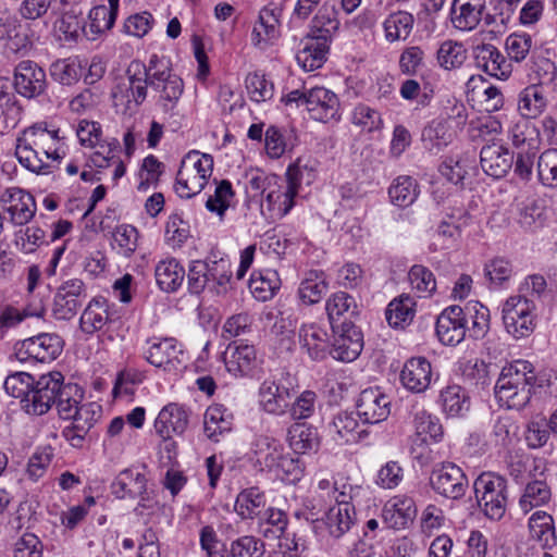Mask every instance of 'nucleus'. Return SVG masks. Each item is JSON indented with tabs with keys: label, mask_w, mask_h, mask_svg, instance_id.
<instances>
[{
	"label": "nucleus",
	"mask_w": 557,
	"mask_h": 557,
	"mask_svg": "<svg viewBox=\"0 0 557 557\" xmlns=\"http://www.w3.org/2000/svg\"><path fill=\"white\" fill-rule=\"evenodd\" d=\"M535 383L532 363L516 360L502 369L495 384V397L502 407L520 410L530 401Z\"/></svg>",
	"instance_id": "nucleus-1"
},
{
	"label": "nucleus",
	"mask_w": 557,
	"mask_h": 557,
	"mask_svg": "<svg viewBox=\"0 0 557 557\" xmlns=\"http://www.w3.org/2000/svg\"><path fill=\"white\" fill-rule=\"evenodd\" d=\"M149 87L164 113H173L184 92V82L172 70L170 59L152 54L148 62Z\"/></svg>",
	"instance_id": "nucleus-2"
},
{
	"label": "nucleus",
	"mask_w": 557,
	"mask_h": 557,
	"mask_svg": "<svg viewBox=\"0 0 557 557\" xmlns=\"http://www.w3.org/2000/svg\"><path fill=\"white\" fill-rule=\"evenodd\" d=\"M285 104L305 106L311 119L327 123L341 119V102L337 95L322 86L307 87L289 91L282 98Z\"/></svg>",
	"instance_id": "nucleus-3"
},
{
	"label": "nucleus",
	"mask_w": 557,
	"mask_h": 557,
	"mask_svg": "<svg viewBox=\"0 0 557 557\" xmlns=\"http://www.w3.org/2000/svg\"><path fill=\"white\" fill-rule=\"evenodd\" d=\"M148 64L132 61L126 70V77L112 89L115 107H123L125 111L137 110L148 95Z\"/></svg>",
	"instance_id": "nucleus-4"
},
{
	"label": "nucleus",
	"mask_w": 557,
	"mask_h": 557,
	"mask_svg": "<svg viewBox=\"0 0 557 557\" xmlns=\"http://www.w3.org/2000/svg\"><path fill=\"white\" fill-rule=\"evenodd\" d=\"M322 16L313 21L309 37L304 47L297 52L298 64L307 72L320 69L326 61L332 34L337 29V23L329 20L321 22Z\"/></svg>",
	"instance_id": "nucleus-5"
},
{
	"label": "nucleus",
	"mask_w": 557,
	"mask_h": 557,
	"mask_svg": "<svg viewBox=\"0 0 557 557\" xmlns=\"http://www.w3.org/2000/svg\"><path fill=\"white\" fill-rule=\"evenodd\" d=\"M473 488L484 515L492 520L502 519L507 506L506 480L494 472H483L475 479Z\"/></svg>",
	"instance_id": "nucleus-6"
},
{
	"label": "nucleus",
	"mask_w": 557,
	"mask_h": 557,
	"mask_svg": "<svg viewBox=\"0 0 557 557\" xmlns=\"http://www.w3.org/2000/svg\"><path fill=\"white\" fill-rule=\"evenodd\" d=\"M535 302L525 295L509 297L503 305L504 326L516 339L530 336L535 329Z\"/></svg>",
	"instance_id": "nucleus-7"
},
{
	"label": "nucleus",
	"mask_w": 557,
	"mask_h": 557,
	"mask_svg": "<svg viewBox=\"0 0 557 557\" xmlns=\"http://www.w3.org/2000/svg\"><path fill=\"white\" fill-rule=\"evenodd\" d=\"M63 346L64 342L57 333H40L17 342L14 345V355L22 362H51L60 356Z\"/></svg>",
	"instance_id": "nucleus-8"
},
{
	"label": "nucleus",
	"mask_w": 557,
	"mask_h": 557,
	"mask_svg": "<svg viewBox=\"0 0 557 557\" xmlns=\"http://www.w3.org/2000/svg\"><path fill=\"white\" fill-rule=\"evenodd\" d=\"M429 480L436 494L453 500L460 499L469 486L463 470L449 461L436 463Z\"/></svg>",
	"instance_id": "nucleus-9"
},
{
	"label": "nucleus",
	"mask_w": 557,
	"mask_h": 557,
	"mask_svg": "<svg viewBox=\"0 0 557 557\" xmlns=\"http://www.w3.org/2000/svg\"><path fill=\"white\" fill-rule=\"evenodd\" d=\"M63 380V375L54 371L34 381L28 397L24 399L23 409L34 416L47 413L52 405H55L58 391Z\"/></svg>",
	"instance_id": "nucleus-10"
},
{
	"label": "nucleus",
	"mask_w": 557,
	"mask_h": 557,
	"mask_svg": "<svg viewBox=\"0 0 557 557\" xmlns=\"http://www.w3.org/2000/svg\"><path fill=\"white\" fill-rule=\"evenodd\" d=\"M87 298V286L81 278L64 281L53 296L52 315L69 321L78 312Z\"/></svg>",
	"instance_id": "nucleus-11"
},
{
	"label": "nucleus",
	"mask_w": 557,
	"mask_h": 557,
	"mask_svg": "<svg viewBox=\"0 0 557 557\" xmlns=\"http://www.w3.org/2000/svg\"><path fill=\"white\" fill-rule=\"evenodd\" d=\"M147 344L149 347L145 351V357L154 367L174 371L185 367L188 360L183 345L174 337L148 341Z\"/></svg>",
	"instance_id": "nucleus-12"
},
{
	"label": "nucleus",
	"mask_w": 557,
	"mask_h": 557,
	"mask_svg": "<svg viewBox=\"0 0 557 557\" xmlns=\"http://www.w3.org/2000/svg\"><path fill=\"white\" fill-rule=\"evenodd\" d=\"M0 205L14 226L27 225L37 210L34 196L20 187L5 188L0 196Z\"/></svg>",
	"instance_id": "nucleus-13"
},
{
	"label": "nucleus",
	"mask_w": 557,
	"mask_h": 557,
	"mask_svg": "<svg viewBox=\"0 0 557 557\" xmlns=\"http://www.w3.org/2000/svg\"><path fill=\"white\" fill-rule=\"evenodd\" d=\"M351 486L343 485L342 488H335L333 496L335 505L326 512L325 524L330 534L334 537L344 535L355 521V507L350 504Z\"/></svg>",
	"instance_id": "nucleus-14"
},
{
	"label": "nucleus",
	"mask_w": 557,
	"mask_h": 557,
	"mask_svg": "<svg viewBox=\"0 0 557 557\" xmlns=\"http://www.w3.org/2000/svg\"><path fill=\"white\" fill-rule=\"evenodd\" d=\"M45 70L30 60L21 61L14 70V88L16 92L27 99L41 96L47 89Z\"/></svg>",
	"instance_id": "nucleus-15"
},
{
	"label": "nucleus",
	"mask_w": 557,
	"mask_h": 557,
	"mask_svg": "<svg viewBox=\"0 0 557 557\" xmlns=\"http://www.w3.org/2000/svg\"><path fill=\"white\" fill-rule=\"evenodd\" d=\"M357 413L363 424H376L386 420L391 413L388 396L379 388L363 389L357 400Z\"/></svg>",
	"instance_id": "nucleus-16"
},
{
	"label": "nucleus",
	"mask_w": 557,
	"mask_h": 557,
	"mask_svg": "<svg viewBox=\"0 0 557 557\" xmlns=\"http://www.w3.org/2000/svg\"><path fill=\"white\" fill-rule=\"evenodd\" d=\"M334 334L330 355L339 361H354L363 347V336L360 329L354 322H347L344 323L343 327H338V332H334Z\"/></svg>",
	"instance_id": "nucleus-17"
},
{
	"label": "nucleus",
	"mask_w": 557,
	"mask_h": 557,
	"mask_svg": "<svg viewBox=\"0 0 557 557\" xmlns=\"http://www.w3.org/2000/svg\"><path fill=\"white\" fill-rule=\"evenodd\" d=\"M358 418V413L352 411L336 413L327 425L329 435L339 445L354 444L366 438L368 432L361 428Z\"/></svg>",
	"instance_id": "nucleus-18"
},
{
	"label": "nucleus",
	"mask_w": 557,
	"mask_h": 557,
	"mask_svg": "<svg viewBox=\"0 0 557 557\" xmlns=\"http://www.w3.org/2000/svg\"><path fill=\"white\" fill-rule=\"evenodd\" d=\"M460 306H449L442 311L436 320V335L444 345L455 346L462 342L468 332Z\"/></svg>",
	"instance_id": "nucleus-19"
},
{
	"label": "nucleus",
	"mask_w": 557,
	"mask_h": 557,
	"mask_svg": "<svg viewBox=\"0 0 557 557\" xmlns=\"http://www.w3.org/2000/svg\"><path fill=\"white\" fill-rule=\"evenodd\" d=\"M189 423V411L185 406L176 403L165 405L159 412L154 429L163 440L172 438L173 435H182Z\"/></svg>",
	"instance_id": "nucleus-20"
},
{
	"label": "nucleus",
	"mask_w": 557,
	"mask_h": 557,
	"mask_svg": "<svg viewBox=\"0 0 557 557\" xmlns=\"http://www.w3.org/2000/svg\"><path fill=\"white\" fill-rule=\"evenodd\" d=\"M473 54L475 65L490 76L505 81L511 75V62L494 45H479Z\"/></svg>",
	"instance_id": "nucleus-21"
},
{
	"label": "nucleus",
	"mask_w": 557,
	"mask_h": 557,
	"mask_svg": "<svg viewBox=\"0 0 557 557\" xmlns=\"http://www.w3.org/2000/svg\"><path fill=\"white\" fill-rule=\"evenodd\" d=\"M114 322L108 300L103 297H95L79 318V329L83 333L91 335L103 330L109 331Z\"/></svg>",
	"instance_id": "nucleus-22"
},
{
	"label": "nucleus",
	"mask_w": 557,
	"mask_h": 557,
	"mask_svg": "<svg viewBox=\"0 0 557 557\" xmlns=\"http://www.w3.org/2000/svg\"><path fill=\"white\" fill-rule=\"evenodd\" d=\"M208 289L216 295H225L233 277L231 259L219 251H211L206 258Z\"/></svg>",
	"instance_id": "nucleus-23"
},
{
	"label": "nucleus",
	"mask_w": 557,
	"mask_h": 557,
	"mask_svg": "<svg viewBox=\"0 0 557 557\" xmlns=\"http://www.w3.org/2000/svg\"><path fill=\"white\" fill-rule=\"evenodd\" d=\"M22 138L38 148L46 159L59 161L65 156V152L61 150L62 137L59 135V129L50 131L42 124H36L27 128Z\"/></svg>",
	"instance_id": "nucleus-24"
},
{
	"label": "nucleus",
	"mask_w": 557,
	"mask_h": 557,
	"mask_svg": "<svg viewBox=\"0 0 557 557\" xmlns=\"http://www.w3.org/2000/svg\"><path fill=\"white\" fill-rule=\"evenodd\" d=\"M480 163L488 176L502 178L512 168L513 153L503 144L492 143L481 149Z\"/></svg>",
	"instance_id": "nucleus-25"
},
{
	"label": "nucleus",
	"mask_w": 557,
	"mask_h": 557,
	"mask_svg": "<svg viewBox=\"0 0 557 557\" xmlns=\"http://www.w3.org/2000/svg\"><path fill=\"white\" fill-rule=\"evenodd\" d=\"M226 370L234 376H247L258 367L256 349L252 345L230 344L224 354Z\"/></svg>",
	"instance_id": "nucleus-26"
},
{
	"label": "nucleus",
	"mask_w": 557,
	"mask_h": 557,
	"mask_svg": "<svg viewBox=\"0 0 557 557\" xmlns=\"http://www.w3.org/2000/svg\"><path fill=\"white\" fill-rule=\"evenodd\" d=\"M432 380V366L424 357L408 359L400 372V382L403 386L412 393H423Z\"/></svg>",
	"instance_id": "nucleus-27"
},
{
	"label": "nucleus",
	"mask_w": 557,
	"mask_h": 557,
	"mask_svg": "<svg viewBox=\"0 0 557 557\" xmlns=\"http://www.w3.org/2000/svg\"><path fill=\"white\" fill-rule=\"evenodd\" d=\"M486 0H454L450 8V22L456 29L470 32L480 24Z\"/></svg>",
	"instance_id": "nucleus-28"
},
{
	"label": "nucleus",
	"mask_w": 557,
	"mask_h": 557,
	"mask_svg": "<svg viewBox=\"0 0 557 557\" xmlns=\"http://www.w3.org/2000/svg\"><path fill=\"white\" fill-rule=\"evenodd\" d=\"M417 516L414 500L407 495H397L383 507L382 518L387 527L400 530L407 528Z\"/></svg>",
	"instance_id": "nucleus-29"
},
{
	"label": "nucleus",
	"mask_w": 557,
	"mask_h": 557,
	"mask_svg": "<svg viewBox=\"0 0 557 557\" xmlns=\"http://www.w3.org/2000/svg\"><path fill=\"white\" fill-rule=\"evenodd\" d=\"M280 15L281 9L274 4L261 9L251 32V41L256 47L263 49L278 37Z\"/></svg>",
	"instance_id": "nucleus-30"
},
{
	"label": "nucleus",
	"mask_w": 557,
	"mask_h": 557,
	"mask_svg": "<svg viewBox=\"0 0 557 557\" xmlns=\"http://www.w3.org/2000/svg\"><path fill=\"white\" fill-rule=\"evenodd\" d=\"M325 310L333 332H338L344 323L354 322L359 314V307L356 299L345 292L333 294L325 304Z\"/></svg>",
	"instance_id": "nucleus-31"
},
{
	"label": "nucleus",
	"mask_w": 557,
	"mask_h": 557,
	"mask_svg": "<svg viewBox=\"0 0 557 557\" xmlns=\"http://www.w3.org/2000/svg\"><path fill=\"white\" fill-rule=\"evenodd\" d=\"M268 191L261 200V208H267L269 215L274 219L285 216L294 207V198L292 187L284 186L276 177L269 182Z\"/></svg>",
	"instance_id": "nucleus-32"
},
{
	"label": "nucleus",
	"mask_w": 557,
	"mask_h": 557,
	"mask_svg": "<svg viewBox=\"0 0 557 557\" xmlns=\"http://www.w3.org/2000/svg\"><path fill=\"white\" fill-rule=\"evenodd\" d=\"M111 491L117 498H136L145 500L147 492V479L137 469L128 468L121 471L111 484Z\"/></svg>",
	"instance_id": "nucleus-33"
},
{
	"label": "nucleus",
	"mask_w": 557,
	"mask_h": 557,
	"mask_svg": "<svg viewBox=\"0 0 557 557\" xmlns=\"http://www.w3.org/2000/svg\"><path fill=\"white\" fill-rule=\"evenodd\" d=\"M251 451L256 463L262 469L272 471L285 451L283 444L275 437L269 435H257L251 444Z\"/></svg>",
	"instance_id": "nucleus-34"
},
{
	"label": "nucleus",
	"mask_w": 557,
	"mask_h": 557,
	"mask_svg": "<svg viewBox=\"0 0 557 557\" xmlns=\"http://www.w3.org/2000/svg\"><path fill=\"white\" fill-rule=\"evenodd\" d=\"M233 428V414L223 405L209 406L203 416L205 435L212 442L230 433Z\"/></svg>",
	"instance_id": "nucleus-35"
},
{
	"label": "nucleus",
	"mask_w": 557,
	"mask_h": 557,
	"mask_svg": "<svg viewBox=\"0 0 557 557\" xmlns=\"http://www.w3.org/2000/svg\"><path fill=\"white\" fill-rule=\"evenodd\" d=\"M287 442L295 454L315 453L320 447L317 428L306 423H293L287 430Z\"/></svg>",
	"instance_id": "nucleus-36"
},
{
	"label": "nucleus",
	"mask_w": 557,
	"mask_h": 557,
	"mask_svg": "<svg viewBox=\"0 0 557 557\" xmlns=\"http://www.w3.org/2000/svg\"><path fill=\"white\" fill-rule=\"evenodd\" d=\"M259 403L261 408L270 414L283 416L287 412L289 400L288 394L281 392V386L272 379L265 380L259 388Z\"/></svg>",
	"instance_id": "nucleus-37"
},
{
	"label": "nucleus",
	"mask_w": 557,
	"mask_h": 557,
	"mask_svg": "<svg viewBox=\"0 0 557 557\" xmlns=\"http://www.w3.org/2000/svg\"><path fill=\"white\" fill-rule=\"evenodd\" d=\"M547 98L541 85H530L518 96V111L523 119L533 120L542 115L547 108Z\"/></svg>",
	"instance_id": "nucleus-38"
},
{
	"label": "nucleus",
	"mask_w": 557,
	"mask_h": 557,
	"mask_svg": "<svg viewBox=\"0 0 557 557\" xmlns=\"http://www.w3.org/2000/svg\"><path fill=\"white\" fill-rule=\"evenodd\" d=\"M454 138L450 122L446 119L432 120L422 131L421 139L425 149L438 152L448 146Z\"/></svg>",
	"instance_id": "nucleus-39"
},
{
	"label": "nucleus",
	"mask_w": 557,
	"mask_h": 557,
	"mask_svg": "<svg viewBox=\"0 0 557 557\" xmlns=\"http://www.w3.org/2000/svg\"><path fill=\"white\" fill-rule=\"evenodd\" d=\"M461 317L468 325L469 336L479 339L482 338L490 329V310L480 301L471 300L465 307H461Z\"/></svg>",
	"instance_id": "nucleus-40"
},
{
	"label": "nucleus",
	"mask_w": 557,
	"mask_h": 557,
	"mask_svg": "<svg viewBox=\"0 0 557 557\" xmlns=\"http://www.w3.org/2000/svg\"><path fill=\"white\" fill-rule=\"evenodd\" d=\"M288 518L285 511L269 507L258 517V533L268 540H282L286 532Z\"/></svg>",
	"instance_id": "nucleus-41"
},
{
	"label": "nucleus",
	"mask_w": 557,
	"mask_h": 557,
	"mask_svg": "<svg viewBox=\"0 0 557 557\" xmlns=\"http://www.w3.org/2000/svg\"><path fill=\"white\" fill-rule=\"evenodd\" d=\"M185 274V269L175 258L159 261L154 269L157 284L166 293L177 290L184 281Z\"/></svg>",
	"instance_id": "nucleus-42"
},
{
	"label": "nucleus",
	"mask_w": 557,
	"mask_h": 557,
	"mask_svg": "<svg viewBox=\"0 0 557 557\" xmlns=\"http://www.w3.org/2000/svg\"><path fill=\"white\" fill-rule=\"evenodd\" d=\"M301 347L312 360H322L329 350L327 333L315 324L302 325L299 331Z\"/></svg>",
	"instance_id": "nucleus-43"
},
{
	"label": "nucleus",
	"mask_w": 557,
	"mask_h": 557,
	"mask_svg": "<svg viewBox=\"0 0 557 557\" xmlns=\"http://www.w3.org/2000/svg\"><path fill=\"white\" fill-rule=\"evenodd\" d=\"M531 537L537 541L543 549L552 548L557 543L554 519L545 511H535L529 519Z\"/></svg>",
	"instance_id": "nucleus-44"
},
{
	"label": "nucleus",
	"mask_w": 557,
	"mask_h": 557,
	"mask_svg": "<svg viewBox=\"0 0 557 557\" xmlns=\"http://www.w3.org/2000/svg\"><path fill=\"white\" fill-rule=\"evenodd\" d=\"M15 156L20 164L33 173L47 174L51 168V159H46L38 148L22 137L17 139Z\"/></svg>",
	"instance_id": "nucleus-45"
},
{
	"label": "nucleus",
	"mask_w": 557,
	"mask_h": 557,
	"mask_svg": "<svg viewBox=\"0 0 557 557\" xmlns=\"http://www.w3.org/2000/svg\"><path fill=\"white\" fill-rule=\"evenodd\" d=\"M440 403L447 417H462L470 409L467 392L457 384L448 385L441 391Z\"/></svg>",
	"instance_id": "nucleus-46"
},
{
	"label": "nucleus",
	"mask_w": 557,
	"mask_h": 557,
	"mask_svg": "<svg viewBox=\"0 0 557 557\" xmlns=\"http://www.w3.org/2000/svg\"><path fill=\"white\" fill-rule=\"evenodd\" d=\"M45 308L39 305L32 307L30 305L18 308L11 304H2L0 308V337H3L8 330L20 325L26 318L44 317Z\"/></svg>",
	"instance_id": "nucleus-47"
},
{
	"label": "nucleus",
	"mask_w": 557,
	"mask_h": 557,
	"mask_svg": "<svg viewBox=\"0 0 557 557\" xmlns=\"http://www.w3.org/2000/svg\"><path fill=\"white\" fill-rule=\"evenodd\" d=\"M329 285L322 271L310 270L306 273L298 288V297L305 305L318 304L325 293Z\"/></svg>",
	"instance_id": "nucleus-48"
},
{
	"label": "nucleus",
	"mask_w": 557,
	"mask_h": 557,
	"mask_svg": "<svg viewBox=\"0 0 557 557\" xmlns=\"http://www.w3.org/2000/svg\"><path fill=\"white\" fill-rule=\"evenodd\" d=\"M281 280L276 271L264 270L253 272L249 280V289L253 297L261 301L273 298L280 289Z\"/></svg>",
	"instance_id": "nucleus-49"
},
{
	"label": "nucleus",
	"mask_w": 557,
	"mask_h": 557,
	"mask_svg": "<svg viewBox=\"0 0 557 557\" xmlns=\"http://www.w3.org/2000/svg\"><path fill=\"white\" fill-rule=\"evenodd\" d=\"M84 398V389L76 383H61L55 406L61 419L69 420L77 412Z\"/></svg>",
	"instance_id": "nucleus-50"
},
{
	"label": "nucleus",
	"mask_w": 557,
	"mask_h": 557,
	"mask_svg": "<svg viewBox=\"0 0 557 557\" xmlns=\"http://www.w3.org/2000/svg\"><path fill=\"white\" fill-rule=\"evenodd\" d=\"M235 511L243 519L259 517L265 507V496L258 487L242 491L235 500Z\"/></svg>",
	"instance_id": "nucleus-51"
},
{
	"label": "nucleus",
	"mask_w": 557,
	"mask_h": 557,
	"mask_svg": "<svg viewBox=\"0 0 557 557\" xmlns=\"http://www.w3.org/2000/svg\"><path fill=\"white\" fill-rule=\"evenodd\" d=\"M416 301L409 295L403 294L393 299L385 311L386 320L393 327H403L409 324L416 313Z\"/></svg>",
	"instance_id": "nucleus-52"
},
{
	"label": "nucleus",
	"mask_w": 557,
	"mask_h": 557,
	"mask_svg": "<svg viewBox=\"0 0 557 557\" xmlns=\"http://www.w3.org/2000/svg\"><path fill=\"white\" fill-rule=\"evenodd\" d=\"M418 195L419 189L416 180L407 175L398 176L388 188L392 203L399 208L411 206Z\"/></svg>",
	"instance_id": "nucleus-53"
},
{
	"label": "nucleus",
	"mask_w": 557,
	"mask_h": 557,
	"mask_svg": "<svg viewBox=\"0 0 557 557\" xmlns=\"http://www.w3.org/2000/svg\"><path fill=\"white\" fill-rule=\"evenodd\" d=\"M416 434L422 442L437 443L443 438L444 431L440 419L424 409L417 410L413 414Z\"/></svg>",
	"instance_id": "nucleus-54"
},
{
	"label": "nucleus",
	"mask_w": 557,
	"mask_h": 557,
	"mask_svg": "<svg viewBox=\"0 0 557 557\" xmlns=\"http://www.w3.org/2000/svg\"><path fill=\"white\" fill-rule=\"evenodd\" d=\"M208 180V177H202V175L194 173L191 168L181 165L176 175L175 193L181 198L189 199L198 195L205 188Z\"/></svg>",
	"instance_id": "nucleus-55"
},
{
	"label": "nucleus",
	"mask_w": 557,
	"mask_h": 557,
	"mask_svg": "<svg viewBox=\"0 0 557 557\" xmlns=\"http://www.w3.org/2000/svg\"><path fill=\"white\" fill-rule=\"evenodd\" d=\"M482 88V104L485 111L495 112L503 108L504 96L499 88L493 85L485 86V79L481 75H472L467 82L468 92H475Z\"/></svg>",
	"instance_id": "nucleus-56"
},
{
	"label": "nucleus",
	"mask_w": 557,
	"mask_h": 557,
	"mask_svg": "<svg viewBox=\"0 0 557 557\" xmlns=\"http://www.w3.org/2000/svg\"><path fill=\"white\" fill-rule=\"evenodd\" d=\"M83 74V66L77 59L57 60L50 65V76L55 82L70 86L78 82Z\"/></svg>",
	"instance_id": "nucleus-57"
},
{
	"label": "nucleus",
	"mask_w": 557,
	"mask_h": 557,
	"mask_svg": "<svg viewBox=\"0 0 557 557\" xmlns=\"http://www.w3.org/2000/svg\"><path fill=\"white\" fill-rule=\"evenodd\" d=\"M408 278L411 288L421 298L430 297L436 290V280L433 272L422 264L412 265Z\"/></svg>",
	"instance_id": "nucleus-58"
},
{
	"label": "nucleus",
	"mask_w": 557,
	"mask_h": 557,
	"mask_svg": "<svg viewBox=\"0 0 557 557\" xmlns=\"http://www.w3.org/2000/svg\"><path fill=\"white\" fill-rule=\"evenodd\" d=\"M414 18L407 12L389 15L384 22L385 36L388 41L405 40L412 30Z\"/></svg>",
	"instance_id": "nucleus-59"
},
{
	"label": "nucleus",
	"mask_w": 557,
	"mask_h": 557,
	"mask_svg": "<svg viewBox=\"0 0 557 557\" xmlns=\"http://www.w3.org/2000/svg\"><path fill=\"white\" fill-rule=\"evenodd\" d=\"M492 370H496V367L487 364L483 360L474 359L465 364L462 376L465 382L470 385L484 388L492 382Z\"/></svg>",
	"instance_id": "nucleus-60"
},
{
	"label": "nucleus",
	"mask_w": 557,
	"mask_h": 557,
	"mask_svg": "<svg viewBox=\"0 0 557 557\" xmlns=\"http://www.w3.org/2000/svg\"><path fill=\"white\" fill-rule=\"evenodd\" d=\"M550 490L543 481H533L527 484L519 505L524 513L532 508L542 506L550 499Z\"/></svg>",
	"instance_id": "nucleus-61"
},
{
	"label": "nucleus",
	"mask_w": 557,
	"mask_h": 557,
	"mask_svg": "<svg viewBox=\"0 0 557 557\" xmlns=\"http://www.w3.org/2000/svg\"><path fill=\"white\" fill-rule=\"evenodd\" d=\"M113 248L124 257H131L138 246V231L129 224H122L113 232Z\"/></svg>",
	"instance_id": "nucleus-62"
},
{
	"label": "nucleus",
	"mask_w": 557,
	"mask_h": 557,
	"mask_svg": "<svg viewBox=\"0 0 557 557\" xmlns=\"http://www.w3.org/2000/svg\"><path fill=\"white\" fill-rule=\"evenodd\" d=\"M235 193L232 184L227 180H222L216 183L214 194L206 201V208L213 213H216L220 219H223L226 210L231 206V201L234 198Z\"/></svg>",
	"instance_id": "nucleus-63"
},
{
	"label": "nucleus",
	"mask_w": 557,
	"mask_h": 557,
	"mask_svg": "<svg viewBox=\"0 0 557 557\" xmlns=\"http://www.w3.org/2000/svg\"><path fill=\"white\" fill-rule=\"evenodd\" d=\"M537 174L543 185L557 187V149H547L540 156Z\"/></svg>",
	"instance_id": "nucleus-64"
}]
</instances>
